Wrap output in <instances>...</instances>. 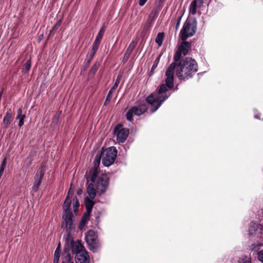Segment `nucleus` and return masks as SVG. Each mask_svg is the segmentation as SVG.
I'll return each mask as SVG.
<instances>
[{
  "label": "nucleus",
  "mask_w": 263,
  "mask_h": 263,
  "mask_svg": "<svg viewBox=\"0 0 263 263\" xmlns=\"http://www.w3.org/2000/svg\"><path fill=\"white\" fill-rule=\"evenodd\" d=\"M176 68V75L180 80H185L191 78L198 71V65L196 61L191 58H185L176 64L173 62L167 68L165 76V83L161 85L158 91L150 95L146 99L147 102L151 105L153 112L156 111L162 103L170 96L167 92L168 89L174 87V73Z\"/></svg>",
  "instance_id": "1"
},
{
  "label": "nucleus",
  "mask_w": 263,
  "mask_h": 263,
  "mask_svg": "<svg viewBox=\"0 0 263 263\" xmlns=\"http://www.w3.org/2000/svg\"><path fill=\"white\" fill-rule=\"evenodd\" d=\"M117 151L114 146L102 149L100 155L103 164L105 166H109L112 164L117 157Z\"/></svg>",
  "instance_id": "2"
},
{
  "label": "nucleus",
  "mask_w": 263,
  "mask_h": 263,
  "mask_svg": "<svg viewBox=\"0 0 263 263\" xmlns=\"http://www.w3.org/2000/svg\"><path fill=\"white\" fill-rule=\"evenodd\" d=\"M196 21H186L180 31V37L182 41H186L187 38L192 36L196 30Z\"/></svg>",
  "instance_id": "3"
},
{
  "label": "nucleus",
  "mask_w": 263,
  "mask_h": 263,
  "mask_svg": "<svg viewBox=\"0 0 263 263\" xmlns=\"http://www.w3.org/2000/svg\"><path fill=\"white\" fill-rule=\"evenodd\" d=\"M85 240L89 246V249L92 252H96L99 245L98 236L93 230H89L85 235Z\"/></svg>",
  "instance_id": "4"
},
{
  "label": "nucleus",
  "mask_w": 263,
  "mask_h": 263,
  "mask_svg": "<svg viewBox=\"0 0 263 263\" xmlns=\"http://www.w3.org/2000/svg\"><path fill=\"white\" fill-rule=\"evenodd\" d=\"M109 182V178L105 174H103L98 176L95 183L96 190L99 194H103L107 189Z\"/></svg>",
  "instance_id": "5"
},
{
  "label": "nucleus",
  "mask_w": 263,
  "mask_h": 263,
  "mask_svg": "<svg viewBox=\"0 0 263 263\" xmlns=\"http://www.w3.org/2000/svg\"><path fill=\"white\" fill-rule=\"evenodd\" d=\"M147 109V107L145 104H140L137 106L131 107L126 112V119L128 121L131 122L133 120V116H139L144 114Z\"/></svg>",
  "instance_id": "6"
},
{
  "label": "nucleus",
  "mask_w": 263,
  "mask_h": 263,
  "mask_svg": "<svg viewBox=\"0 0 263 263\" xmlns=\"http://www.w3.org/2000/svg\"><path fill=\"white\" fill-rule=\"evenodd\" d=\"M62 227L66 229V232H73L74 231L75 224L72 212H69L67 214H64Z\"/></svg>",
  "instance_id": "7"
},
{
  "label": "nucleus",
  "mask_w": 263,
  "mask_h": 263,
  "mask_svg": "<svg viewBox=\"0 0 263 263\" xmlns=\"http://www.w3.org/2000/svg\"><path fill=\"white\" fill-rule=\"evenodd\" d=\"M114 134L116 136L117 141L120 143H123L127 139L129 130L127 128H123L121 125H118L114 129Z\"/></svg>",
  "instance_id": "8"
},
{
  "label": "nucleus",
  "mask_w": 263,
  "mask_h": 263,
  "mask_svg": "<svg viewBox=\"0 0 263 263\" xmlns=\"http://www.w3.org/2000/svg\"><path fill=\"white\" fill-rule=\"evenodd\" d=\"M76 263H89V257L88 252L85 250L81 251L77 255H75Z\"/></svg>",
  "instance_id": "9"
},
{
  "label": "nucleus",
  "mask_w": 263,
  "mask_h": 263,
  "mask_svg": "<svg viewBox=\"0 0 263 263\" xmlns=\"http://www.w3.org/2000/svg\"><path fill=\"white\" fill-rule=\"evenodd\" d=\"M71 250L73 254L75 255H77L81 251H85L84 246L82 244L81 242L77 240L74 242H73L71 246L68 247Z\"/></svg>",
  "instance_id": "10"
},
{
  "label": "nucleus",
  "mask_w": 263,
  "mask_h": 263,
  "mask_svg": "<svg viewBox=\"0 0 263 263\" xmlns=\"http://www.w3.org/2000/svg\"><path fill=\"white\" fill-rule=\"evenodd\" d=\"M203 3V0H193L190 6V13L192 15H195L197 13V8L201 7Z\"/></svg>",
  "instance_id": "11"
},
{
  "label": "nucleus",
  "mask_w": 263,
  "mask_h": 263,
  "mask_svg": "<svg viewBox=\"0 0 263 263\" xmlns=\"http://www.w3.org/2000/svg\"><path fill=\"white\" fill-rule=\"evenodd\" d=\"M262 247L261 243L253 244L252 246V251L255 252L257 254L258 259L261 262H263V251L261 249Z\"/></svg>",
  "instance_id": "12"
},
{
  "label": "nucleus",
  "mask_w": 263,
  "mask_h": 263,
  "mask_svg": "<svg viewBox=\"0 0 263 263\" xmlns=\"http://www.w3.org/2000/svg\"><path fill=\"white\" fill-rule=\"evenodd\" d=\"M45 168L42 167L41 170L40 175L39 176L37 174L35 176V182L34 185L32 186V189L34 192H37L39 190V187L41 184L42 178L44 175Z\"/></svg>",
  "instance_id": "13"
},
{
  "label": "nucleus",
  "mask_w": 263,
  "mask_h": 263,
  "mask_svg": "<svg viewBox=\"0 0 263 263\" xmlns=\"http://www.w3.org/2000/svg\"><path fill=\"white\" fill-rule=\"evenodd\" d=\"M262 231V226L261 225L256 223H252L249 228V234L250 235H261Z\"/></svg>",
  "instance_id": "14"
},
{
  "label": "nucleus",
  "mask_w": 263,
  "mask_h": 263,
  "mask_svg": "<svg viewBox=\"0 0 263 263\" xmlns=\"http://www.w3.org/2000/svg\"><path fill=\"white\" fill-rule=\"evenodd\" d=\"M191 44L189 42L183 41L178 49L184 55H185L191 49Z\"/></svg>",
  "instance_id": "15"
},
{
  "label": "nucleus",
  "mask_w": 263,
  "mask_h": 263,
  "mask_svg": "<svg viewBox=\"0 0 263 263\" xmlns=\"http://www.w3.org/2000/svg\"><path fill=\"white\" fill-rule=\"evenodd\" d=\"M105 30L104 27H102L99 31L95 42L93 43L92 45V48H95L96 49H98L100 43L101 42V41L102 39V37L103 36V34L104 33Z\"/></svg>",
  "instance_id": "16"
},
{
  "label": "nucleus",
  "mask_w": 263,
  "mask_h": 263,
  "mask_svg": "<svg viewBox=\"0 0 263 263\" xmlns=\"http://www.w3.org/2000/svg\"><path fill=\"white\" fill-rule=\"evenodd\" d=\"M136 44H137V43H136V42H135V41H133L129 44L128 47H127V48L125 52L123 60V61L126 62L127 61L130 54H131V53L132 52V51H133L134 48H135Z\"/></svg>",
  "instance_id": "17"
},
{
  "label": "nucleus",
  "mask_w": 263,
  "mask_h": 263,
  "mask_svg": "<svg viewBox=\"0 0 263 263\" xmlns=\"http://www.w3.org/2000/svg\"><path fill=\"white\" fill-rule=\"evenodd\" d=\"M94 183L91 182L88 185L87 189V192L89 196L88 198L91 199H94L96 195V190L94 189Z\"/></svg>",
  "instance_id": "18"
},
{
  "label": "nucleus",
  "mask_w": 263,
  "mask_h": 263,
  "mask_svg": "<svg viewBox=\"0 0 263 263\" xmlns=\"http://www.w3.org/2000/svg\"><path fill=\"white\" fill-rule=\"evenodd\" d=\"M63 263H68L71 260V255L68 249H65L62 254Z\"/></svg>",
  "instance_id": "19"
},
{
  "label": "nucleus",
  "mask_w": 263,
  "mask_h": 263,
  "mask_svg": "<svg viewBox=\"0 0 263 263\" xmlns=\"http://www.w3.org/2000/svg\"><path fill=\"white\" fill-rule=\"evenodd\" d=\"M12 122V116L9 111H7L3 119V125L5 128H8Z\"/></svg>",
  "instance_id": "20"
},
{
  "label": "nucleus",
  "mask_w": 263,
  "mask_h": 263,
  "mask_svg": "<svg viewBox=\"0 0 263 263\" xmlns=\"http://www.w3.org/2000/svg\"><path fill=\"white\" fill-rule=\"evenodd\" d=\"M98 170L97 167H93L90 170L89 177L90 180L92 183H95L96 180L97 179L98 176H97Z\"/></svg>",
  "instance_id": "21"
},
{
  "label": "nucleus",
  "mask_w": 263,
  "mask_h": 263,
  "mask_svg": "<svg viewBox=\"0 0 263 263\" xmlns=\"http://www.w3.org/2000/svg\"><path fill=\"white\" fill-rule=\"evenodd\" d=\"M17 116L16 119L19 120L18 126L22 127L24 124V119L25 118V115L22 114V110L21 108H18L17 110Z\"/></svg>",
  "instance_id": "22"
},
{
  "label": "nucleus",
  "mask_w": 263,
  "mask_h": 263,
  "mask_svg": "<svg viewBox=\"0 0 263 263\" xmlns=\"http://www.w3.org/2000/svg\"><path fill=\"white\" fill-rule=\"evenodd\" d=\"M67 234L64 236L65 242L67 247L71 246V245L75 241L73 240V238L71 235L72 232H66Z\"/></svg>",
  "instance_id": "23"
},
{
  "label": "nucleus",
  "mask_w": 263,
  "mask_h": 263,
  "mask_svg": "<svg viewBox=\"0 0 263 263\" xmlns=\"http://www.w3.org/2000/svg\"><path fill=\"white\" fill-rule=\"evenodd\" d=\"M70 206H71V200L69 199H66L64 204H63V210L65 213V214H67L69 212H72V211L70 210Z\"/></svg>",
  "instance_id": "24"
},
{
  "label": "nucleus",
  "mask_w": 263,
  "mask_h": 263,
  "mask_svg": "<svg viewBox=\"0 0 263 263\" xmlns=\"http://www.w3.org/2000/svg\"><path fill=\"white\" fill-rule=\"evenodd\" d=\"M85 204L86 211H91L94 205L93 199L88 197L86 198L85 200Z\"/></svg>",
  "instance_id": "25"
},
{
  "label": "nucleus",
  "mask_w": 263,
  "mask_h": 263,
  "mask_svg": "<svg viewBox=\"0 0 263 263\" xmlns=\"http://www.w3.org/2000/svg\"><path fill=\"white\" fill-rule=\"evenodd\" d=\"M61 255L60 245L59 244L54 252L53 263H58Z\"/></svg>",
  "instance_id": "26"
},
{
  "label": "nucleus",
  "mask_w": 263,
  "mask_h": 263,
  "mask_svg": "<svg viewBox=\"0 0 263 263\" xmlns=\"http://www.w3.org/2000/svg\"><path fill=\"white\" fill-rule=\"evenodd\" d=\"M97 50H98V49H96L92 47L91 51L88 53L87 57H86V61L87 64L90 63V62L92 60V59H93L94 55H95Z\"/></svg>",
  "instance_id": "27"
},
{
  "label": "nucleus",
  "mask_w": 263,
  "mask_h": 263,
  "mask_svg": "<svg viewBox=\"0 0 263 263\" xmlns=\"http://www.w3.org/2000/svg\"><path fill=\"white\" fill-rule=\"evenodd\" d=\"M164 36V34L163 32L158 33L156 38L155 41L159 46H161L162 45Z\"/></svg>",
  "instance_id": "28"
},
{
  "label": "nucleus",
  "mask_w": 263,
  "mask_h": 263,
  "mask_svg": "<svg viewBox=\"0 0 263 263\" xmlns=\"http://www.w3.org/2000/svg\"><path fill=\"white\" fill-rule=\"evenodd\" d=\"M158 8H154L151 12L150 13L149 16H148V20L149 21L152 22L153 21L158 15Z\"/></svg>",
  "instance_id": "29"
},
{
  "label": "nucleus",
  "mask_w": 263,
  "mask_h": 263,
  "mask_svg": "<svg viewBox=\"0 0 263 263\" xmlns=\"http://www.w3.org/2000/svg\"><path fill=\"white\" fill-rule=\"evenodd\" d=\"M121 78H122V76L121 74H119L118 76H117V78L116 80V81L114 84V85L112 86V87L111 88L110 90H111V91H114L115 90V89L117 88V87H118L121 80Z\"/></svg>",
  "instance_id": "30"
},
{
  "label": "nucleus",
  "mask_w": 263,
  "mask_h": 263,
  "mask_svg": "<svg viewBox=\"0 0 263 263\" xmlns=\"http://www.w3.org/2000/svg\"><path fill=\"white\" fill-rule=\"evenodd\" d=\"M239 263H251V258L249 256H243L239 258Z\"/></svg>",
  "instance_id": "31"
},
{
  "label": "nucleus",
  "mask_w": 263,
  "mask_h": 263,
  "mask_svg": "<svg viewBox=\"0 0 263 263\" xmlns=\"http://www.w3.org/2000/svg\"><path fill=\"white\" fill-rule=\"evenodd\" d=\"M182 54V53L180 52V51H179L178 49L177 50L174 57V60L175 61L174 63L177 62L180 60Z\"/></svg>",
  "instance_id": "32"
},
{
  "label": "nucleus",
  "mask_w": 263,
  "mask_h": 263,
  "mask_svg": "<svg viewBox=\"0 0 263 263\" xmlns=\"http://www.w3.org/2000/svg\"><path fill=\"white\" fill-rule=\"evenodd\" d=\"M73 206L74 212L76 213L78 211L79 206V203L76 197L74 199Z\"/></svg>",
  "instance_id": "33"
},
{
  "label": "nucleus",
  "mask_w": 263,
  "mask_h": 263,
  "mask_svg": "<svg viewBox=\"0 0 263 263\" xmlns=\"http://www.w3.org/2000/svg\"><path fill=\"white\" fill-rule=\"evenodd\" d=\"M113 91H111V90L110 89L109 91L108 95L106 97V100L104 102V105H107L110 101L111 97H112V94L113 93Z\"/></svg>",
  "instance_id": "34"
},
{
  "label": "nucleus",
  "mask_w": 263,
  "mask_h": 263,
  "mask_svg": "<svg viewBox=\"0 0 263 263\" xmlns=\"http://www.w3.org/2000/svg\"><path fill=\"white\" fill-rule=\"evenodd\" d=\"M31 63L30 60H28L25 64L24 67L26 72H28L30 69Z\"/></svg>",
  "instance_id": "35"
},
{
  "label": "nucleus",
  "mask_w": 263,
  "mask_h": 263,
  "mask_svg": "<svg viewBox=\"0 0 263 263\" xmlns=\"http://www.w3.org/2000/svg\"><path fill=\"white\" fill-rule=\"evenodd\" d=\"M91 212V211H89V210L87 211L84 214V215L82 217V219L86 221H87V220H88V219L89 218Z\"/></svg>",
  "instance_id": "36"
},
{
  "label": "nucleus",
  "mask_w": 263,
  "mask_h": 263,
  "mask_svg": "<svg viewBox=\"0 0 263 263\" xmlns=\"http://www.w3.org/2000/svg\"><path fill=\"white\" fill-rule=\"evenodd\" d=\"M101 159V155L100 156H97L96 157V159L94 161V163H95V166L94 167H97L99 165L100 162V160Z\"/></svg>",
  "instance_id": "37"
},
{
  "label": "nucleus",
  "mask_w": 263,
  "mask_h": 263,
  "mask_svg": "<svg viewBox=\"0 0 263 263\" xmlns=\"http://www.w3.org/2000/svg\"><path fill=\"white\" fill-rule=\"evenodd\" d=\"M98 64H95L90 69V72L92 74H95L98 70Z\"/></svg>",
  "instance_id": "38"
},
{
  "label": "nucleus",
  "mask_w": 263,
  "mask_h": 263,
  "mask_svg": "<svg viewBox=\"0 0 263 263\" xmlns=\"http://www.w3.org/2000/svg\"><path fill=\"white\" fill-rule=\"evenodd\" d=\"M86 222H87V221H85L84 220L81 219V220L79 223V228L80 230L82 229L83 228V227H84V226L85 225Z\"/></svg>",
  "instance_id": "39"
},
{
  "label": "nucleus",
  "mask_w": 263,
  "mask_h": 263,
  "mask_svg": "<svg viewBox=\"0 0 263 263\" xmlns=\"http://www.w3.org/2000/svg\"><path fill=\"white\" fill-rule=\"evenodd\" d=\"M72 195H73V191H72L70 189L68 192V194H67L66 199L68 198L69 199H70V198H72Z\"/></svg>",
  "instance_id": "40"
},
{
  "label": "nucleus",
  "mask_w": 263,
  "mask_h": 263,
  "mask_svg": "<svg viewBox=\"0 0 263 263\" xmlns=\"http://www.w3.org/2000/svg\"><path fill=\"white\" fill-rule=\"evenodd\" d=\"M181 18H182L181 16H179L177 19V21L176 25V30L178 29V28L180 24Z\"/></svg>",
  "instance_id": "41"
},
{
  "label": "nucleus",
  "mask_w": 263,
  "mask_h": 263,
  "mask_svg": "<svg viewBox=\"0 0 263 263\" xmlns=\"http://www.w3.org/2000/svg\"><path fill=\"white\" fill-rule=\"evenodd\" d=\"M6 163H7V158H5L1 164V168L5 169V168L6 166Z\"/></svg>",
  "instance_id": "42"
},
{
  "label": "nucleus",
  "mask_w": 263,
  "mask_h": 263,
  "mask_svg": "<svg viewBox=\"0 0 263 263\" xmlns=\"http://www.w3.org/2000/svg\"><path fill=\"white\" fill-rule=\"evenodd\" d=\"M147 0H139V5L140 6H143L146 3Z\"/></svg>",
  "instance_id": "43"
},
{
  "label": "nucleus",
  "mask_w": 263,
  "mask_h": 263,
  "mask_svg": "<svg viewBox=\"0 0 263 263\" xmlns=\"http://www.w3.org/2000/svg\"><path fill=\"white\" fill-rule=\"evenodd\" d=\"M254 113H255V114H254V118H256V119H260V114L259 115H258V114L256 112L255 110L254 111Z\"/></svg>",
  "instance_id": "44"
},
{
  "label": "nucleus",
  "mask_w": 263,
  "mask_h": 263,
  "mask_svg": "<svg viewBox=\"0 0 263 263\" xmlns=\"http://www.w3.org/2000/svg\"><path fill=\"white\" fill-rule=\"evenodd\" d=\"M4 171V168H0V178L3 175Z\"/></svg>",
  "instance_id": "45"
},
{
  "label": "nucleus",
  "mask_w": 263,
  "mask_h": 263,
  "mask_svg": "<svg viewBox=\"0 0 263 263\" xmlns=\"http://www.w3.org/2000/svg\"><path fill=\"white\" fill-rule=\"evenodd\" d=\"M77 194L81 195L82 193V190L81 189H79L77 192Z\"/></svg>",
  "instance_id": "46"
},
{
  "label": "nucleus",
  "mask_w": 263,
  "mask_h": 263,
  "mask_svg": "<svg viewBox=\"0 0 263 263\" xmlns=\"http://www.w3.org/2000/svg\"><path fill=\"white\" fill-rule=\"evenodd\" d=\"M60 25V22H59V23H58V25L59 26Z\"/></svg>",
  "instance_id": "47"
},
{
  "label": "nucleus",
  "mask_w": 263,
  "mask_h": 263,
  "mask_svg": "<svg viewBox=\"0 0 263 263\" xmlns=\"http://www.w3.org/2000/svg\"><path fill=\"white\" fill-rule=\"evenodd\" d=\"M155 68V66H154V65L153 66L152 68Z\"/></svg>",
  "instance_id": "48"
}]
</instances>
